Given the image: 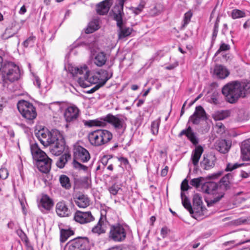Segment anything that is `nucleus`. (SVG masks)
I'll return each instance as SVG.
<instances>
[{
  "mask_svg": "<svg viewBox=\"0 0 250 250\" xmlns=\"http://www.w3.org/2000/svg\"><path fill=\"white\" fill-rule=\"evenodd\" d=\"M41 143L44 146H49L50 152L53 155L60 156L66 148L64 138L57 129H42L36 133Z\"/></svg>",
  "mask_w": 250,
  "mask_h": 250,
  "instance_id": "nucleus-1",
  "label": "nucleus"
},
{
  "mask_svg": "<svg viewBox=\"0 0 250 250\" xmlns=\"http://www.w3.org/2000/svg\"><path fill=\"white\" fill-rule=\"evenodd\" d=\"M85 126L92 127L105 126L106 123H108L113 125L116 129H122L123 132L125 130V127L124 126L125 123L123 119L119 118L111 114H107L106 116L95 120L83 121Z\"/></svg>",
  "mask_w": 250,
  "mask_h": 250,
  "instance_id": "nucleus-2",
  "label": "nucleus"
},
{
  "mask_svg": "<svg viewBox=\"0 0 250 250\" xmlns=\"http://www.w3.org/2000/svg\"><path fill=\"white\" fill-rule=\"evenodd\" d=\"M222 93L229 103H235L243 95L241 90L240 83L238 81H233L228 83L223 87Z\"/></svg>",
  "mask_w": 250,
  "mask_h": 250,
  "instance_id": "nucleus-3",
  "label": "nucleus"
},
{
  "mask_svg": "<svg viewBox=\"0 0 250 250\" xmlns=\"http://www.w3.org/2000/svg\"><path fill=\"white\" fill-rule=\"evenodd\" d=\"M1 72L3 80L11 83L18 81L21 75L19 66L14 62L7 61H4Z\"/></svg>",
  "mask_w": 250,
  "mask_h": 250,
  "instance_id": "nucleus-4",
  "label": "nucleus"
},
{
  "mask_svg": "<svg viewBox=\"0 0 250 250\" xmlns=\"http://www.w3.org/2000/svg\"><path fill=\"white\" fill-rule=\"evenodd\" d=\"M17 108L26 122L33 123V120L37 116L36 107L33 104L25 100L19 101L17 104Z\"/></svg>",
  "mask_w": 250,
  "mask_h": 250,
  "instance_id": "nucleus-5",
  "label": "nucleus"
},
{
  "mask_svg": "<svg viewBox=\"0 0 250 250\" xmlns=\"http://www.w3.org/2000/svg\"><path fill=\"white\" fill-rule=\"evenodd\" d=\"M126 234L127 230L123 225L115 224L110 227L108 239L114 242H122L126 239Z\"/></svg>",
  "mask_w": 250,
  "mask_h": 250,
  "instance_id": "nucleus-6",
  "label": "nucleus"
},
{
  "mask_svg": "<svg viewBox=\"0 0 250 250\" xmlns=\"http://www.w3.org/2000/svg\"><path fill=\"white\" fill-rule=\"evenodd\" d=\"M208 117L204 108L199 105L196 106L194 113L189 117V121L194 125H198L201 120L206 121Z\"/></svg>",
  "mask_w": 250,
  "mask_h": 250,
  "instance_id": "nucleus-7",
  "label": "nucleus"
},
{
  "mask_svg": "<svg viewBox=\"0 0 250 250\" xmlns=\"http://www.w3.org/2000/svg\"><path fill=\"white\" fill-rule=\"evenodd\" d=\"M30 150L33 159L36 162H40V161H45L50 159L46 153L40 149L37 143L31 145Z\"/></svg>",
  "mask_w": 250,
  "mask_h": 250,
  "instance_id": "nucleus-8",
  "label": "nucleus"
},
{
  "mask_svg": "<svg viewBox=\"0 0 250 250\" xmlns=\"http://www.w3.org/2000/svg\"><path fill=\"white\" fill-rule=\"evenodd\" d=\"M89 71L88 67L84 64L79 67V85L82 88H85L90 86L91 83L90 80H88L89 77Z\"/></svg>",
  "mask_w": 250,
  "mask_h": 250,
  "instance_id": "nucleus-9",
  "label": "nucleus"
},
{
  "mask_svg": "<svg viewBox=\"0 0 250 250\" xmlns=\"http://www.w3.org/2000/svg\"><path fill=\"white\" fill-rule=\"evenodd\" d=\"M68 70L73 78V80L69 84L70 86L69 87V88L72 93L76 94V93L78 92L77 89L78 85L77 83L78 82V79L77 78L78 67L74 66L72 64H69L68 66Z\"/></svg>",
  "mask_w": 250,
  "mask_h": 250,
  "instance_id": "nucleus-10",
  "label": "nucleus"
},
{
  "mask_svg": "<svg viewBox=\"0 0 250 250\" xmlns=\"http://www.w3.org/2000/svg\"><path fill=\"white\" fill-rule=\"evenodd\" d=\"M20 26L17 22L14 21L11 22L5 29V32L2 34L1 38L3 40L8 39L18 33Z\"/></svg>",
  "mask_w": 250,
  "mask_h": 250,
  "instance_id": "nucleus-11",
  "label": "nucleus"
},
{
  "mask_svg": "<svg viewBox=\"0 0 250 250\" xmlns=\"http://www.w3.org/2000/svg\"><path fill=\"white\" fill-rule=\"evenodd\" d=\"M54 205L53 200L47 195H43L38 205L39 208L43 213L50 210Z\"/></svg>",
  "mask_w": 250,
  "mask_h": 250,
  "instance_id": "nucleus-12",
  "label": "nucleus"
},
{
  "mask_svg": "<svg viewBox=\"0 0 250 250\" xmlns=\"http://www.w3.org/2000/svg\"><path fill=\"white\" fill-rule=\"evenodd\" d=\"M216 157L211 154L204 155L203 159L200 162L201 167L205 170H208L214 167Z\"/></svg>",
  "mask_w": 250,
  "mask_h": 250,
  "instance_id": "nucleus-13",
  "label": "nucleus"
},
{
  "mask_svg": "<svg viewBox=\"0 0 250 250\" xmlns=\"http://www.w3.org/2000/svg\"><path fill=\"white\" fill-rule=\"evenodd\" d=\"M183 135H185L194 145H196L199 143V140L196 136V133L193 131L190 126H188L187 129L182 130L179 134L178 136L181 137Z\"/></svg>",
  "mask_w": 250,
  "mask_h": 250,
  "instance_id": "nucleus-14",
  "label": "nucleus"
},
{
  "mask_svg": "<svg viewBox=\"0 0 250 250\" xmlns=\"http://www.w3.org/2000/svg\"><path fill=\"white\" fill-rule=\"evenodd\" d=\"M56 212L57 214L61 217L69 216L70 214V211L67 206L63 201L59 202L56 205Z\"/></svg>",
  "mask_w": 250,
  "mask_h": 250,
  "instance_id": "nucleus-15",
  "label": "nucleus"
},
{
  "mask_svg": "<svg viewBox=\"0 0 250 250\" xmlns=\"http://www.w3.org/2000/svg\"><path fill=\"white\" fill-rule=\"evenodd\" d=\"M232 178V175L231 173H228L223 177L219 182L220 188L224 190H228L232 188L231 183Z\"/></svg>",
  "mask_w": 250,
  "mask_h": 250,
  "instance_id": "nucleus-16",
  "label": "nucleus"
},
{
  "mask_svg": "<svg viewBox=\"0 0 250 250\" xmlns=\"http://www.w3.org/2000/svg\"><path fill=\"white\" fill-rule=\"evenodd\" d=\"M111 0H104L96 4V12L100 15H104L108 12L111 4Z\"/></svg>",
  "mask_w": 250,
  "mask_h": 250,
  "instance_id": "nucleus-17",
  "label": "nucleus"
},
{
  "mask_svg": "<svg viewBox=\"0 0 250 250\" xmlns=\"http://www.w3.org/2000/svg\"><path fill=\"white\" fill-rule=\"evenodd\" d=\"M100 132V130L97 129L89 133L88 140L92 146H99L102 145Z\"/></svg>",
  "mask_w": 250,
  "mask_h": 250,
  "instance_id": "nucleus-18",
  "label": "nucleus"
},
{
  "mask_svg": "<svg viewBox=\"0 0 250 250\" xmlns=\"http://www.w3.org/2000/svg\"><path fill=\"white\" fill-rule=\"evenodd\" d=\"M78 115V109L76 107H68L64 113V117L67 122H70L76 119Z\"/></svg>",
  "mask_w": 250,
  "mask_h": 250,
  "instance_id": "nucleus-19",
  "label": "nucleus"
},
{
  "mask_svg": "<svg viewBox=\"0 0 250 250\" xmlns=\"http://www.w3.org/2000/svg\"><path fill=\"white\" fill-rule=\"evenodd\" d=\"M229 71L224 65L217 64L214 69V74L220 79H224L229 75Z\"/></svg>",
  "mask_w": 250,
  "mask_h": 250,
  "instance_id": "nucleus-20",
  "label": "nucleus"
},
{
  "mask_svg": "<svg viewBox=\"0 0 250 250\" xmlns=\"http://www.w3.org/2000/svg\"><path fill=\"white\" fill-rule=\"evenodd\" d=\"M231 146V141L226 139L219 140L216 146V149L222 153L225 154L229 151Z\"/></svg>",
  "mask_w": 250,
  "mask_h": 250,
  "instance_id": "nucleus-21",
  "label": "nucleus"
},
{
  "mask_svg": "<svg viewBox=\"0 0 250 250\" xmlns=\"http://www.w3.org/2000/svg\"><path fill=\"white\" fill-rule=\"evenodd\" d=\"M106 217L101 214L98 222L92 229V232L94 233L100 235L105 232V228L104 227V222Z\"/></svg>",
  "mask_w": 250,
  "mask_h": 250,
  "instance_id": "nucleus-22",
  "label": "nucleus"
},
{
  "mask_svg": "<svg viewBox=\"0 0 250 250\" xmlns=\"http://www.w3.org/2000/svg\"><path fill=\"white\" fill-rule=\"evenodd\" d=\"M218 184L214 182H207L204 183L201 186L202 191L207 194H213L217 189Z\"/></svg>",
  "mask_w": 250,
  "mask_h": 250,
  "instance_id": "nucleus-23",
  "label": "nucleus"
},
{
  "mask_svg": "<svg viewBox=\"0 0 250 250\" xmlns=\"http://www.w3.org/2000/svg\"><path fill=\"white\" fill-rule=\"evenodd\" d=\"M203 151V147L200 145L196 146L194 150L192 151L191 159L192 164L194 166L198 165Z\"/></svg>",
  "mask_w": 250,
  "mask_h": 250,
  "instance_id": "nucleus-24",
  "label": "nucleus"
},
{
  "mask_svg": "<svg viewBox=\"0 0 250 250\" xmlns=\"http://www.w3.org/2000/svg\"><path fill=\"white\" fill-rule=\"evenodd\" d=\"M79 188L87 189L91 188V174L87 175L79 176Z\"/></svg>",
  "mask_w": 250,
  "mask_h": 250,
  "instance_id": "nucleus-25",
  "label": "nucleus"
},
{
  "mask_svg": "<svg viewBox=\"0 0 250 250\" xmlns=\"http://www.w3.org/2000/svg\"><path fill=\"white\" fill-rule=\"evenodd\" d=\"M107 61L106 54L104 52H100L96 54L93 58L94 63L99 67L103 66Z\"/></svg>",
  "mask_w": 250,
  "mask_h": 250,
  "instance_id": "nucleus-26",
  "label": "nucleus"
},
{
  "mask_svg": "<svg viewBox=\"0 0 250 250\" xmlns=\"http://www.w3.org/2000/svg\"><path fill=\"white\" fill-rule=\"evenodd\" d=\"M52 160L49 159L45 161H41L36 162V165L38 169L44 173H48L51 169Z\"/></svg>",
  "mask_w": 250,
  "mask_h": 250,
  "instance_id": "nucleus-27",
  "label": "nucleus"
},
{
  "mask_svg": "<svg viewBox=\"0 0 250 250\" xmlns=\"http://www.w3.org/2000/svg\"><path fill=\"white\" fill-rule=\"evenodd\" d=\"M94 220V217L90 211L83 212L79 210V224H86Z\"/></svg>",
  "mask_w": 250,
  "mask_h": 250,
  "instance_id": "nucleus-28",
  "label": "nucleus"
},
{
  "mask_svg": "<svg viewBox=\"0 0 250 250\" xmlns=\"http://www.w3.org/2000/svg\"><path fill=\"white\" fill-rule=\"evenodd\" d=\"M98 73L100 74L98 75V78L100 82L98 84L101 87L104 86L106 82L112 77V72L109 74L108 71L105 70L101 69L98 71Z\"/></svg>",
  "mask_w": 250,
  "mask_h": 250,
  "instance_id": "nucleus-29",
  "label": "nucleus"
},
{
  "mask_svg": "<svg viewBox=\"0 0 250 250\" xmlns=\"http://www.w3.org/2000/svg\"><path fill=\"white\" fill-rule=\"evenodd\" d=\"M241 151L243 159L245 160H250V140L243 142Z\"/></svg>",
  "mask_w": 250,
  "mask_h": 250,
  "instance_id": "nucleus-30",
  "label": "nucleus"
},
{
  "mask_svg": "<svg viewBox=\"0 0 250 250\" xmlns=\"http://www.w3.org/2000/svg\"><path fill=\"white\" fill-rule=\"evenodd\" d=\"M68 49V52L66 55V57L68 59L77 57L78 51V42L77 40L69 46Z\"/></svg>",
  "mask_w": 250,
  "mask_h": 250,
  "instance_id": "nucleus-31",
  "label": "nucleus"
},
{
  "mask_svg": "<svg viewBox=\"0 0 250 250\" xmlns=\"http://www.w3.org/2000/svg\"><path fill=\"white\" fill-rule=\"evenodd\" d=\"M118 28L119 39H123L129 36L133 31L132 28L124 26L123 25H121L120 27H118Z\"/></svg>",
  "mask_w": 250,
  "mask_h": 250,
  "instance_id": "nucleus-32",
  "label": "nucleus"
},
{
  "mask_svg": "<svg viewBox=\"0 0 250 250\" xmlns=\"http://www.w3.org/2000/svg\"><path fill=\"white\" fill-rule=\"evenodd\" d=\"M70 158V154L66 151V152L64 154L59 158L56 164L57 167L60 168H62Z\"/></svg>",
  "mask_w": 250,
  "mask_h": 250,
  "instance_id": "nucleus-33",
  "label": "nucleus"
},
{
  "mask_svg": "<svg viewBox=\"0 0 250 250\" xmlns=\"http://www.w3.org/2000/svg\"><path fill=\"white\" fill-rule=\"evenodd\" d=\"M101 131V137L102 145L109 142L112 138L113 135L111 132L105 129H99Z\"/></svg>",
  "mask_w": 250,
  "mask_h": 250,
  "instance_id": "nucleus-34",
  "label": "nucleus"
},
{
  "mask_svg": "<svg viewBox=\"0 0 250 250\" xmlns=\"http://www.w3.org/2000/svg\"><path fill=\"white\" fill-rule=\"evenodd\" d=\"M101 131V137L102 145L109 142L112 138L113 135L111 132L105 129H99Z\"/></svg>",
  "mask_w": 250,
  "mask_h": 250,
  "instance_id": "nucleus-35",
  "label": "nucleus"
},
{
  "mask_svg": "<svg viewBox=\"0 0 250 250\" xmlns=\"http://www.w3.org/2000/svg\"><path fill=\"white\" fill-rule=\"evenodd\" d=\"M90 159L88 151L84 147L79 146V160L83 163L88 162Z\"/></svg>",
  "mask_w": 250,
  "mask_h": 250,
  "instance_id": "nucleus-36",
  "label": "nucleus"
},
{
  "mask_svg": "<svg viewBox=\"0 0 250 250\" xmlns=\"http://www.w3.org/2000/svg\"><path fill=\"white\" fill-rule=\"evenodd\" d=\"M181 197L182 199V203L184 208L189 212L190 214H193L194 211L192 208L190 202L188 198L183 192H181Z\"/></svg>",
  "mask_w": 250,
  "mask_h": 250,
  "instance_id": "nucleus-37",
  "label": "nucleus"
},
{
  "mask_svg": "<svg viewBox=\"0 0 250 250\" xmlns=\"http://www.w3.org/2000/svg\"><path fill=\"white\" fill-rule=\"evenodd\" d=\"M124 15V13L121 9H118L116 12L113 13V19L116 21L117 26L120 27L121 25H123V17Z\"/></svg>",
  "mask_w": 250,
  "mask_h": 250,
  "instance_id": "nucleus-38",
  "label": "nucleus"
},
{
  "mask_svg": "<svg viewBox=\"0 0 250 250\" xmlns=\"http://www.w3.org/2000/svg\"><path fill=\"white\" fill-rule=\"evenodd\" d=\"M99 28L98 21L94 20L89 23L87 27L85 29V32L86 34L92 33Z\"/></svg>",
  "mask_w": 250,
  "mask_h": 250,
  "instance_id": "nucleus-39",
  "label": "nucleus"
},
{
  "mask_svg": "<svg viewBox=\"0 0 250 250\" xmlns=\"http://www.w3.org/2000/svg\"><path fill=\"white\" fill-rule=\"evenodd\" d=\"M220 95L219 93L217 91L214 90L212 91L211 94L208 97V102L215 105L220 104L219 99Z\"/></svg>",
  "mask_w": 250,
  "mask_h": 250,
  "instance_id": "nucleus-40",
  "label": "nucleus"
},
{
  "mask_svg": "<svg viewBox=\"0 0 250 250\" xmlns=\"http://www.w3.org/2000/svg\"><path fill=\"white\" fill-rule=\"evenodd\" d=\"M74 234V231L70 229H62L60 230V242L64 243L71 235Z\"/></svg>",
  "mask_w": 250,
  "mask_h": 250,
  "instance_id": "nucleus-41",
  "label": "nucleus"
},
{
  "mask_svg": "<svg viewBox=\"0 0 250 250\" xmlns=\"http://www.w3.org/2000/svg\"><path fill=\"white\" fill-rule=\"evenodd\" d=\"M193 204L194 207H196V208L194 207V210L199 209H200L201 210H202L203 202L202 197L199 194L196 193L194 195L193 197Z\"/></svg>",
  "mask_w": 250,
  "mask_h": 250,
  "instance_id": "nucleus-42",
  "label": "nucleus"
},
{
  "mask_svg": "<svg viewBox=\"0 0 250 250\" xmlns=\"http://www.w3.org/2000/svg\"><path fill=\"white\" fill-rule=\"evenodd\" d=\"M90 245L87 237L79 236V250H89Z\"/></svg>",
  "mask_w": 250,
  "mask_h": 250,
  "instance_id": "nucleus-43",
  "label": "nucleus"
},
{
  "mask_svg": "<svg viewBox=\"0 0 250 250\" xmlns=\"http://www.w3.org/2000/svg\"><path fill=\"white\" fill-rule=\"evenodd\" d=\"M59 181L62 187L69 189L71 188V184L69 177L65 175H61L59 178Z\"/></svg>",
  "mask_w": 250,
  "mask_h": 250,
  "instance_id": "nucleus-44",
  "label": "nucleus"
},
{
  "mask_svg": "<svg viewBox=\"0 0 250 250\" xmlns=\"http://www.w3.org/2000/svg\"><path fill=\"white\" fill-rule=\"evenodd\" d=\"M241 90L243 93L242 97H245L246 95L250 93V82L240 83Z\"/></svg>",
  "mask_w": 250,
  "mask_h": 250,
  "instance_id": "nucleus-45",
  "label": "nucleus"
},
{
  "mask_svg": "<svg viewBox=\"0 0 250 250\" xmlns=\"http://www.w3.org/2000/svg\"><path fill=\"white\" fill-rule=\"evenodd\" d=\"M89 199L86 195H79V208H84L89 205Z\"/></svg>",
  "mask_w": 250,
  "mask_h": 250,
  "instance_id": "nucleus-46",
  "label": "nucleus"
},
{
  "mask_svg": "<svg viewBox=\"0 0 250 250\" xmlns=\"http://www.w3.org/2000/svg\"><path fill=\"white\" fill-rule=\"evenodd\" d=\"M192 16V13L190 11H188L185 14L183 23L180 27L181 29H184L187 26L189 23Z\"/></svg>",
  "mask_w": 250,
  "mask_h": 250,
  "instance_id": "nucleus-47",
  "label": "nucleus"
},
{
  "mask_svg": "<svg viewBox=\"0 0 250 250\" xmlns=\"http://www.w3.org/2000/svg\"><path fill=\"white\" fill-rule=\"evenodd\" d=\"M161 119H159L153 121L151 125V130L153 135H157L158 133Z\"/></svg>",
  "mask_w": 250,
  "mask_h": 250,
  "instance_id": "nucleus-48",
  "label": "nucleus"
},
{
  "mask_svg": "<svg viewBox=\"0 0 250 250\" xmlns=\"http://www.w3.org/2000/svg\"><path fill=\"white\" fill-rule=\"evenodd\" d=\"M246 16L245 12L237 9L233 10L231 13V17L233 19L244 18Z\"/></svg>",
  "mask_w": 250,
  "mask_h": 250,
  "instance_id": "nucleus-49",
  "label": "nucleus"
},
{
  "mask_svg": "<svg viewBox=\"0 0 250 250\" xmlns=\"http://www.w3.org/2000/svg\"><path fill=\"white\" fill-rule=\"evenodd\" d=\"M228 115L229 112L228 111H217L214 114V119L215 120H222L226 118Z\"/></svg>",
  "mask_w": 250,
  "mask_h": 250,
  "instance_id": "nucleus-50",
  "label": "nucleus"
},
{
  "mask_svg": "<svg viewBox=\"0 0 250 250\" xmlns=\"http://www.w3.org/2000/svg\"><path fill=\"white\" fill-rule=\"evenodd\" d=\"M66 246L68 247V250H78V237L69 241Z\"/></svg>",
  "mask_w": 250,
  "mask_h": 250,
  "instance_id": "nucleus-51",
  "label": "nucleus"
},
{
  "mask_svg": "<svg viewBox=\"0 0 250 250\" xmlns=\"http://www.w3.org/2000/svg\"><path fill=\"white\" fill-rule=\"evenodd\" d=\"M35 41V36H30L22 42V44L25 48L32 47L34 46Z\"/></svg>",
  "mask_w": 250,
  "mask_h": 250,
  "instance_id": "nucleus-52",
  "label": "nucleus"
},
{
  "mask_svg": "<svg viewBox=\"0 0 250 250\" xmlns=\"http://www.w3.org/2000/svg\"><path fill=\"white\" fill-rule=\"evenodd\" d=\"M146 3L145 1L141 0L140 3L137 7H132L130 9L135 15H139L145 7Z\"/></svg>",
  "mask_w": 250,
  "mask_h": 250,
  "instance_id": "nucleus-53",
  "label": "nucleus"
},
{
  "mask_svg": "<svg viewBox=\"0 0 250 250\" xmlns=\"http://www.w3.org/2000/svg\"><path fill=\"white\" fill-rule=\"evenodd\" d=\"M91 174L88 167L79 163V176L87 175Z\"/></svg>",
  "mask_w": 250,
  "mask_h": 250,
  "instance_id": "nucleus-54",
  "label": "nucleus"
},
{
  "mask_svg": "<svg viewBox=\"0 0 250 250\" xmlns=\"http://www.w3.org/2000/svg\"><path fill=\"white\" fill-rule=\"evenodd\" d=\"M219 25L218 24H215L214 23L213 29L212 31V34L211 37V45L212 46L214 42L216 40V37L217 36V34L218 33V30H219Z\"/></svg>",
  "mask_w": 250,
  "mask_h": 250,
  "instance_id": "nucleus-55",
  "label": "nucleus"
},
{
  "mask_svg": "<svg viewBox=\"0 0 250 250\" xmlns=\"http://www.w3.org/2000/svg\"><path fill=\"white\" fill-rule=\"evenodd\" d=\"M230 49V46L229 44L222 42L220 44L219 48L215 53L214 56H217L222 51H228Z\"/></svg>",
  "mask_w": 250,
  "mask_h": 250,
  "instance_id": "nucleus-56",
  "label": "nucleus"
},
{
  "mask_svg": "<svg viewBox=\"0 0 250 250\" xmlns=\"http://www.w3.org/2000/svg\"><path fill=\"white\" fill-rule=\"evenodd\" d=\"M250 242V240H247L246 241L241 242L235 245V241L234 240H231L229 241L225 242V243H223L222 246H229V249H230L234 246H237L238 245H240L241 244H244L247 242Z\"/></svg>",
  "mask_w": 250,
  "mask_h": 250,
  "instance_id": "nucleus-57",
  "label": "nucleus"
},
{
  "mask_svg": "<svg viewBox=\"0 0 250 250\" xmlns=\"http://www.w3.org/2000/svg\"><path fill=\"white\" fill-rule=\"evenodd\" d=\"M203 179L204 178L202 177H200L197 178H194L191 180L190 184L191 186L196 188H198L200 186Z\"/></svg>",
  "mask_w": 250,
  "mask_h": 250,
  "instance_id": "nucleus-58",
  "label": "nucleus"
},
{
  "mask_svg": "<svg viewBox=\"0 0 250 250\" xmlns=\"http://www.w3.org/2000/svg\"><path fill=\"white\" fill-rule=\"evenodd\" d=\"M77 153H78V142L74 145V166L75 167H78V161H77Z\"/></svg>",
  "mask_w": 250,
  "mask_h": 250,
  "instance_id": "nucleus-59",
  "label": "nucleus"
},
{
  "mask_svg": "<svg viewBox=\"0 0 250 250\" xmlns=\"http://www.w3.org/2000/svg\"><path fill=\"white\" fill-rule=\"evenodd\" d=\"M243 165V164H239L238 163H235V164L228 163L227 165L226 168H225V170L226 171H231Z\"/></svg>",
  "mask_w": 250,
  "mask_h": 250,
  "instance_id": "nucleus-60",
  "label": "nucleus"
},
{
  "mask_svg": "<svg viewBox=\"0 0 250 250\" xmlns=\"http://www.w3.org/2000/svg\"><path fill=\"white\" fill-rule=\"evenodd\" d=\"M224 194L223 193L221 195L218 196L217 197H215L213 199H211L208 201H207V205L208 207L212 206L213 204L216 203L218 201H219L224 196Z\"/></svg>",
  "mask_w": 250,
  "mask_h": 250,
  "instance_id": "nucleus-61",
  "label": "nucleus"
},
{
  "mask_svg": "<svg viewBox=\"0 0 250 250\" xmlns=\"http://www.w3.org/2000/svg\"><path fill=\"white\" fill-rule=\"evenodd\" d=\"M119 189H120V188L116 184H113L112 186L108 188V191L111 194L113 195H116L118 193Z\"/></svg>",
  "mask_w": 250,
  "mask_h": 250,
  "instance_id": "nucleus-62",
  "label": "nucleus"
},
{
  "mask_svg": "<svg viewBox=\"0 0 250 250\" xmlns=\"http://www.w3.org/2000/svg\"><path fill=\"white\" fill-rule=\"evenodd\" d=\"M190 187L189 186L188 184V181L187 179H185L181 183V192L188 190Z\"/></svg>",
  "mask_w": 250,
  "mask_h": 250,
  "instance_id": "nucleus-63",
  "label": "nucleus"
},
{
  "mask_svg": "<svg viewBox=\"0 0 250 250\" xmlns=\"http://www.w3.org/2000/svg\"><path fill=\"white\" fill-rule=\"evenodd\" d=\"M99 73H98V71H96L93 76L89 79L90 82L92 83H97L98 84L100 82L99 81Z\"/></svg>",
  "mask_w": 250,
  "mask_h": 250,
  "instance_id": "nucleus-64",
  "label": "nucleus"
}]
</instances>
